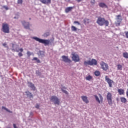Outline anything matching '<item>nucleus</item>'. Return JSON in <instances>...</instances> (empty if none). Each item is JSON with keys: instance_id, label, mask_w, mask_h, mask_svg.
Segmentation results:
<instances>
[{"instance_id": "obj_1", "label": "nucleus", "mask_w": 128, "mask_h": 128, "mask_svg": "<svg viewBox=\"0 0 128 128\" xmlns=\"http://www.w3.org/2000/svg\"><path fill=\"white\" fill-rule=\"evenodd\" d=\"M96 23L100 26H108V24H110V22H108V20H106L104 18L102 17L98 18Z\"/></svg>"}, {"instance_id": "obj_2", "label": "nucleus", "mask_w": 128, "mask_h": 128, "mask_svg": "<svg viewBox=\"0 0 128 128\" xmlns=\"http://www.w3.org/2000/svg\"><path fill=\"white\" fill-rule=\"evenodd\" d=\"M32 38L36 40V42H40V44H43L44 46H48L50 42V41L48 40L41 39L38 37H33Z\"/></svg>"}, {"instance_id": "obj_3", "label": "nucleus", "mask_w": 128, "mask_h": 128, "mask_svg": "<svg viewBox=\"0 0 128 128\" xmlns=\"http://www.w3.org/2000/svg\"><path fill=\"white\" fill-rule=\"evenodd\" d=\"M50 100V102H54V104H58V106H60V100L56 96H51Z\"/></svg>"}, {"instance_id": "obj_4", "label": "nucleus", "mask_w": 128, "mask_h": 128, "mask_svg": "<svg viewBox=\"0 0 128 128\" xmlns=\"http://www.w3.org/2000/svg\"><path fill=\"white\" fill-rule=\"evenodd\" d=\"M2 30L4 34H10V25L6 23H3Z\"/></svg>"}, {"instance_id": "obj_5", "label": "nucleus", "mask_w": 128, "mask_h": 128, "mask_svg": "<svg viewBox=\"0 0 128 128\" xmlns=\"http://www.w3.org/2000/svg\"><path fill=\"white\" fill-rule=\"evenodd\" d=\"M84 66H96L98 62L96 59H92V60H85L84 62Z\"/></svg>"}, {"instance_id": "obj_6", "label": "nucleus", "mask_w": 128, "mask_h": 128, "mask_svg": "<svg viewBox=\"0 0 128 128\" xmlns=\"http://www.w3.org/2000/svg\"><path fill=\"white\" fill-rule=\"evenodd\" d=\"M106 100L108 102V104L110 106L112 104V93L108 92L106 95Z\"/></svg>"}, {"instance_id": "obj_7", "label": "nucleus", "mask_w": 128, "mask_h": 128, "mask_svg": "<svg viewBox=\"0 0 128 128\" xmlns=\"http://www.w3.org/2000/svg\"><path fill=\"white\" fill-rule=\"evenodd\" d=\"M72 60L75 62H78L80 60V56L78 55V54H76L74 52H72Z\"/></svg>"}, {"instance_id": "obj_8", "label": "nucleus", "mask_w": 128, "mask_h": 128, "mask_svg": "<svg viewBox=\"0 0 128 128\" xmlns=\"http://www.w3.org/2000/svg\"><path fill=\"white\" fill-rule=\"evenodd\" d=\"M116 26H120V22H122V16L120 14L116 16Z\"/></svg>"}, {"instance_id": "obj_9", "label": "nucleus", "mask_w": 128, "mask_h": 128, "mask_svg": "<svg viewBox=\"0 0 128 128\" xmlns=\"http://www.w3.org/2000/svg\"><path fill=\"white\" fill-rule=\"evenodd\" d=\"M105 80L106 82H108L110 88H112V84H114V80H110L108 76H106L105 77Z\"/></svg>"}, {"instance_id": "obj_10", "label": "nucleus", "mask_w": 128, "mask_h": 128, "mask_svg": "<svg viewBox=\"0 0 128 128\" xmlns=\"http://www.w3.org/2000/svg\"><path fill=\"white\" fill-rule=\"evenodd\" d=\"M100 65L101 66V68H102V70L105 72L108 70V64L105 63L104 62H102L100 64Z\"/></svg>"}, {"instance_id": "obj_11", "label": "nucleus", "mask_w": 128, "mask_h": 128, "mask_svg": "<svg viewBox=\"0 0 128 128\" xmlns=\"http://www.w3.org/2000/svg\"><path fill=\"white\" fill-rule=\"evenodd\" d=\"M98 96L99 98H98V96L96 95H94V96L96 98V100L98 102L99 104H100V102H102V100H104V98H102V94H98Z\"/></svg>"}, {"instance_id": "obj_12", "label": "nucleus", "mask_w": 128, "mask_h": 128, "mask_svg": "<svg viewBox=\"0 0 128 128\" xmlns=\"http://www.w3.org/2000/svg\"><path fill=\"white\" fill-rule=\"evenodd\" d=\"M62 62H72V60H70V58H68V56H62Z\"/></svg>"}, {"instance_id": "obj_13", "label": "nucleus", "mask_w": 128, "mask_h": 128, "mask_svg": "<svg viewBox=\"0 0 128 128\" xmlns=\"http://www.w3.org/2000/svg\"><path fill=\"white\" fill-rule=\"evenodd\" d=\"M22 24L24 26V28L26 30H30V22H26V21H22Z\"/></svg>"}, {"instance_id": "obj_14", "label": "nucleus", "mask_w": 128, "mask_h": 128, "mask_svg": "<svg viewBox=\"0 0 128 128\" xmlns=\"http://www.w3.org/2000/svg\"><path fill=\"white\" fill-rule=\"evenodd\" d=\"M81 98L82 100L85 102V104H88L90 102V101H88V96H81Z\"/></svg>"}, {"instance_id": "obj_15", "label": "nucleus", "mask_w": 128, "mask_h": 128, "mask_svg": "<svg viewBox=\"0 0 128 128\" xmlns=\"http://www.w3.org/2000/svg\"><path fill=\"white\" fill-rule=\"evenodd\" d=\"M40 2L44 4H50L52 2V0H40Z\"/></svg>"}, {"instance_id": "obj_16", "label": "nucleus", "mask_w": 128, "mask_h": 128, "mask_svg": "<svg viewBox=\"0 0 128 128\" xmlns=\"http://www.w3.org/2000/svg\"><path fill=\"white\" fill-rule=\"evenodd\" d=\"M25 94H26V95L27 96H28V98H34V96H32V94L30 92L28 91L26 92Z\"/></svg>"}, {"instance_id": "obj_17", "label": "nucleus", "mask_w": 128, "mask_h": 128, "mask_svg": "<svg viewBox=\"0 0 128 128\" xmlns=\"http://www.w3.org/2000/svg\"><path fill=\"white\" fill-rule=\"evenodd\" d=\"M99 6L100 8H108V6L106 4L104 3V2H100L99 4Z\"/></svg>"}, {"instance_id": "obj_18", "label": "nucleus", "mask_w": 128, "mask_h": 128, "mask_svg": "<svg viewBox=\"0 0 128 128\" xmlns=\"http://www.w3.org/2000/svg\"><path fill=\"white\" fill-rule=\"evenodd\" d=\"M18 46V45L12 44V50H14V52H20V50H18V48H14V46Z\"/></svg>"}, {"instance_id": "obj_19", "label": "nucleus", "mask_w": 128, "mask_h": 128, "mask_svg": "<svg viewBox=\"0 0 128 128\" xmlns=\"http://www.w3.org/2000/svg\"><path fill=\"white\" fill-rule=\"evenodd\" d=\"M73 8L74 7H68L65 9V12H66V14H68V12H71Z\"/></svg>"}, {"instance_id": "obj_20", "label": "nucleus", "mask_w": 128, "mask_h": 128, "mask_svg": "<svg viewBox=\"0 0 128 128\" xmlns=\"http://www.w3.org/2000/svg\"><path fill=\"white\" fill-rule=\"evenodd\" d=\"M28 84L29 88H31L33 89L36 88L34 87V84H32V82H28Z\"/></svg>"}, {"instance_id": "obj_21", "label": "nucleus", "mask_w": 128, "mask_h": 128, "mask_svg": "<svg viewBox=\"0 0 128 128\" xmlns=\"http://www.w3.org/2000/svg\"><path fill=\"white\" fill-rule=\"evenodd\" d=\"M118 92L120 96H122V94H124V90L122 88L118 89Z\"/></svg>"}, {"instance_id": "obj_22", "label": "nucleus", "mask_w": 128, "mask_h": 128, "mask_svg": "<svg viewBox=\"0 0 128 128\" xmlns=\"http://www.w3.org/2000/svg\"><path fill=\"white\" fill-rule=\"evenodd\" d=\"M86 80H89L90 82L92 80V76L88 75V76H86Z\"/></svg>"}, {"instance_id": "obj_23", "label": "nucleus", "mask_w": 128, "mask_h": 128, "mask_svg": "<svg viewBox=\"0 0 128 128\" xmlns=\"http://www.w3.org/2000/svg\"><path fill=\"white\" fill-rule=\"evenodd\" d=\"M50 34V32H46L43 34L42 36H44V38H48V36H49Z\"/></svg>"}, {"instance_id": "obj_24", "label": "nucleus", "mask_w": 128, "mask_h": 128, "mask_svg": "<svg viewBox=\"0 0 128 128\" xmlns=\"http://www.w3.org/2000/svg\"><path fill=\"white\" fill-rule=\"evenodd\" d=\"M121 102H123L124 104H126V98H124V97H122L120 98Z\"/></svg>"}, {"instance_id": "obj_25", "label": "nucleus", "mask_w": 128, "mask_h": 128, "mask_svg": "<svg viewBox=\"0 0 128 128\" xmlns=\"http://www.w3.org/2000/svg\"><path fill=\"white\" fill-rule=\"evenodd\" d=\"M2 109L4 110L6 112H10V114H12V111H10V110L6 108L4 106H2Z\"/></svg>"}, {"instance_id": "obj_26", "label": "nucleus", "mask_w": 128, "mask_h": 128, "mask_svg": "<svg viewBox=\"0 0 128 128\" xmlns=\"http://www.w3.org/2000/svg\"><path fill=\"white\" fill-rule=\"evenodd\" d=\"M71 30L72 32H76L78 30V28L74 26H71Z\"/></svg>"}, {"instance_id": "obj_27", "label": "nucleus", "mask_w": 128, "mask_h": 128, "mask_svg": "<svg viewBox=\"0 0 128 128\" xmlns=\"http://www.w3.org/2000/svg\"><path fill=\"white\" fill-rule=\"evenodd\" d=\"M117 68L118 70H122V66L120 64H117Z\"/></svg>"}, {"instance_id": "obj_28", "label": "nucleus", "mask_w": 128, "mask_h": 128, "mask_svg": "<svg viewBox=\"0 0 128 128\" xmlns=\"http://www.w3.org/2000/svg\"><path fill=\"white\" fill-rule=\"evenodd\" d=\"M123 56L124 58H128V52H124L123 53Z\"/></svg>"}, {"instance_id": "obj_29", "label": "nucleus", "mask_w": 128, "mask_h": 128, "mask_svg": "<svg viewBox=\"0 0 128 128\" xmlns=\"http://www.w3.org/2000/svg\"><path fill=\"white\" fill-rule=\"evenodd\" d=\"M33 60H36V62H38V64H40V60L38 59V58H36V57L34 58Z\"/></svg>"}, {"instance_id": "obj_30", "label": "nucleus", "mask_w": 128, "mask_h": 128, "mask_svg": "<svg viewBox=\"0 0 128 128\" xmlns=\"http://www.w3.org/2000/svg\"><path fill=\"white\" fill-rule=\"evenodd\" d=\"M94 74L96 76H100V71H96L94 72Z\"/></svg>"}, {"instance_id": "obj_31", "label": "nucleus", "mask_w": 128, "mask_h": 128, "mask_svg": "<svg viewBox=\"0 0 128 128\" xmlns=\"http://www.w3.org/2000/svg\"><path fill=\"white\" fill-rule=\"evenodd\" d=\"M84 24H86L90 23V20L88 18H85L84 20Z\"/></svg>"}, {"instance_id": "obj_32", "label": "nucleus", "mask_w": 128, "mask_h": 128, "mask_svg": "<svg viewBox=\"0 0 128 128\" xmlns=\"http://www.w3.org/2000/svg\"><path fill=\"white\" fill-rule=\"evenodd\" d=\"M62 90L63 92H64V94H68V91L64 90L63 88H62Z\"/></svg>"}, {"instance_id": "obj_33", "label": "nucleus", "mask_w": 128, "mask_h": 128, "mask_svg": "<svg viewBox=\"0 0 128 128\" xmlns=\"http://www.w3.org/2000/svg\"><path fill=\"white\" fill-rule=\"evenodd\" d=\"M18 4H22V0H18Z\"/></svg>"}, {"instance_id": "obj_34", "label": "nucleus", "mask_w": 128, "mask_h": 128, "mask_svg": "<svg viewBox=\"0 0 128 128\" xmlns=\"http://www.w3.org/2000/svg\"><path fill=\"white\" fill-rule=\"evenodd\" d=\"M36 74H38V76H40V72L38 70H36Z\"/></svg>"}, {"instance_id": "obj_35", "label": "nucleus", "mask_w": 128, "mask_h": 128, "mask_svg": "<svg viewBox=\"0 0 128 128\" xmlns=\"http://www.w3.org/2000/svg\"><path fill=\"white\" fill-rule=\"evenodd\" d=\"M74 24H78V26H80V22H78V21H74Z\"/></svg>"}, {"instance_id": "obj_36", "label": "nucleus", "mask_w": 128, "mask_h": 128, "mask_svg": "<svg viewBox=\"0 0 128 128\" xmlns=\"http://www.w3.org/2000/svg\"><path fill=\"white\" fill-rule=\"evenodd\" d=\"M27 54L30 56H32V53L30 51L27 52Z\"/></svg>"}, {"instance_id": "obj_37", "label": "nucleus", "mask_w": 128, "mask_h": 128, "mask_svg": "<svg viewBox=\"0 0 128 128\" xmlns=\"http://www.w3.org/2000/svg\"><path fill=\"white\" fill-rule=\"evenodd\" d=\"M4 8H5V10H8V7L7 6H3Z\"/></svg>"}, {"instance_id": "obj_38", "label": "nucleus", "mask_w": 128, "mask_h": 128, "mask_svg": "<svg viewBox=\"0 0 128 128\" xmlns=\"http://www.w3.org/2000/svg\"><path fill=\"white\" fill-rule=\"evenodd\" d=\"M18 56H24L23 54H22V52H19L18 54Z\"/></svg>"}, {"instance_id": "obj_39", "label": "nucleus", "mask_w": 128, "mask_h": 128, "mask_svg": "<svg viewBox=\"0 0 128 128\" xmlns=\"http://www.w3.org/2000/svg\"><path fill=\"white\" fill-rule=\"evenodd\" d=\"M125 34L126 38H128V32H125Z\"/></svg>"}, {"instance_id": "obj_40", "label": "nucleus", "mask_w": 128, "mask_h": 128, "mask_svg": "<svg viewBox=\"0 0 128 128\" xmlns=\"http://www.w3.org/2000/svg\"><path fill=\"white\" fill-rule=\"evenodd\" d=\"M36 108H40V105H38V104H36Z\"/></svg>"}, {"instance_id": "obj_41", "label": "nucleus", "mask_w": 128, "mask_h": 128, "mask_svg": "<svg viewBox=\"0 0 128 128\" xmlns=\"http://www.w3.org/2000/svg\"><path fill=\"white\" fill-rule=\"evenodd\" d=\"M19 50L20 52H24V49H22V48H20L19 49Z\"/></svg>"}, {"instance_id": "obj_42", "label": "nucleus", "mask_w": 128, "mask_h": 128, "mask_svg": "<svg viewBox=\"0 0 128 128\" xmlns=\"http://www.w3.org/2000/svg\"><path fill=\"white\" fill-rule=\"evenodd\" d=\"M13 126H14V128H18V127L16 126V125L14 124H13Z\"/></svg>"}, {"instance_id": "obj_43", "label": "nucleus", "mask_w": 128, "mask_h": 128, "mask_svg": "<svg viewBox=\"0 0 128 128\" xmlns=\"http://www.w3.org/2000/svg\"><path fill=\"white\" fill-rule=\"evenodd\" d=\"M34 116V113L32 112H30V116Z\"/></svg>"}, {"instance_id": "obj_44", "label": "nucleus", "mask_w": 128, "mask_h": 128, "mask_svg": "<svg viewBox=\"0 0 128 128\" xmlns=\"http://www.w3.org/2000/svg\"><path fill=\"white\" fill-rule=\"evenodd\" d=\"M92 4H94V0H93V1H91Z\"/></svg>"}, {"instance_id": "obj_45", "label": "nucleus", "mask_w": 128, "mask_h": 128, "mask_svg": "<svg viewBox=\"0 0 128 128\" xmlns=\"http://www.w3.org/2000/svg\"><path fill=\"white\" fill-rule=\"evenodd\" d=\"M2 46H6V43L4 42L2 44Z\"/></svg>"}, {"instance_id": "obj_46", "label": "nucleus", "mask_w": 128, "mask_h": 128, "mask_svg": "<svg viewBox=\"0 0 128 128\" xmlns=\"http://www.w3.org/2000/svg\"><path fill=\"white\" fill-rule=\"evenodd\" d=\"M116 100H117V102H118V98H116Z\"/></svg>"}, {"instance_id": "obj_47", "label": "nucleus", "mask_w": 128, "mask_h": 128, "mask_svg": "<svg viewBox=\"0 0 128 128\" xmlns=\"http://www.w3.org/2000/svg\"><path fill=\"white\" fill-rule=\"evenodd\" d=\"M29 20H31V18H29Z\"/></svg>"}]
</instances>
